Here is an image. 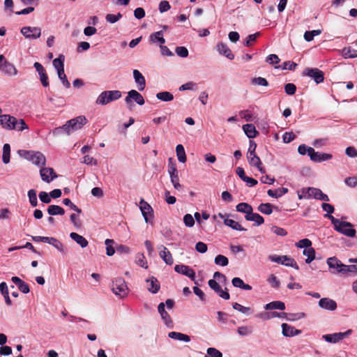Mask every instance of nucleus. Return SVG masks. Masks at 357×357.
<instances>
[{
	"mask_svg": "<svg viewBox=\"0 0 357 357\" xmlns=\"http://www.w3.org/2000/svg\"><path fill=\"white\" fill-rule=\"evenodd\" d=\"M178 56L185 58L188 56V50L185 47H177L175 50Z\"/></svg>",
	"mask_w": 357,
	"mask_h": 357,
	"instance_id": "obj_63",
	"label": "nucleus"
},
{
	"mask_svg": "<svg viewBox=\"0 0 357 357\" xmlns=\"http://www.w3.org/2000/svg\"><path fill=\"white\" fill-rule=\"evenodd\" d=\"M0 70L8 76L16 75L17 73V70L15 66L8 61H4L0 64Z\"/></svg>",
	"mask_w": 357,
	"mask_h": 357,
	"instance_id": "obj_18",
	"label": "nucleus"
},
{
	"mask_svg": "<svg viewBox=\"0 0 357 357\" xmlns=\"http://www.w3.org/2000/svg\"><path fill=\"white\" fill-rule=\"evenodd\" d=\"M0 125L6 130H12L15 128V123H17V119L9 114H2L0 116Z\"/></svg>",
	"mask_w": 357,
	"mask_h": 357,
	"instance_id": "obj_10",
	"label": "nucleus"
},
{
	"mask_svg": "<svg viewBox=\"0 0 357 357\" xmlns=\"http://www.w3.org/2000/svg\"><path fill=\"white\" fill-rule=\"evenodd\" d=\"M150 40L152 43L159 42L161 45L165 43V39L163 38L162 31H156L151 33L150 36Z\"/></svg>",
	"mask_w": 357,
	"mask_h": 357,
	"instance_id": "obj_40",
	"label": "nucleus"
},
{
	"mask_svg": "<svg viewBox=\"0 0 357 357\" xmlns=\"http://www.w3.org/2000/svg\"><path fill=\"white\" fill-rule=\"evenodd\" d=\"M310 159L317 162L331 160L333 155L330 153L316 152L314 150L310 151Z\"/></svg>",
	"mask_w": 357,
	"mask_h": 357,
	"instance_id": "obj_19",
	"label": "nucleus"
},
{
	"mask_svg": "<svg viewBox=\"0 0 357 357\" xmlns=\"http://www.w3.org/2000/svg\"><path fill=\"white\" fill-rule=\"evenodd\" d=\"M146 282L149 284L148 290L150 292L156 294L160 290V285L156 278L152 276L151 278L147 279Z\"/></svg>",
	"mask_w": 357,
	"mask_h": 357,
	"instance_id": "obj_26",
	"label": "nucleus"
},
{
	"mask_svg": "<svg viewBox=\"0 0 357 357\" xmlns=\"http://www.w3.org/2000/svg\"><path fill=\"white\" fill-rule=\"evenodd\" d=\"M176 152L178 160L181 162H185L186 161V155L185 152L184 147L182 144H178L176 147Z\"/></svg>",
	"mask_w": 357,
	"mask_h": 357,
	"instance_id": "obj_41",
	"label": "nucleus"
},
{
	"mask_svg": "<svg viewBox=\"0 0 357 357\" xmlns=\"http://www.w3.org/2000/svg\"><path fill=\"white\" fill-rule=\"evenodd\" d=\"M282 261L283 265L293 267L296 270L299 269V267L296 264V261L294 259L287 257V255H282Z\"/></svg>",
	"mask_w": 357,
	"mask_h": 357,
	"instance_id": "obj_48",
	"label": "nucleus"
},
{
	"mask_svg": "<svg viewBox=\"0 0 357 357\" xmlns=\"http://www.w3.org/2000/svg\"><path fill=\"white\" fill-rule=\"evenodd\" d=\"M40 174L42 180L47 183H50L57 178V174L52 167H42L40 170Z\"/></svg>",
	"mask_w": 357,
	"mask_h": 357,
	"instance_id": "obj_15",
	"label": "nucleus"
},
{
	"mask_svg": "<svg viewBox=\"0 0 357 357\" xmlns=\"http://www.w3.org/2000/svg\"><path fill=\"white\" fill-rule=\"evenodd\" d=\"M174 271L178 273L188 277L190 280L194 281L196 284H197L195 281V272L190 266L184 264H177L174 266Z\"/></svg>",
	"mask_w": 357,
	"mask_h": 357,
	"instance_id": "obj_11",
	"label": "nucleus"
},
{
	"mask_svg": "<svg viewBox=\"0 0 357 357\" xmlns=\"http://www.w3.org/2000/svg\"><path fill=\"white\" fill-rule=\"evenodd\" d=\"M47 211L48 214L50 215H63L65 213V211L61 206H58V205H54V204L50 205L47 207Z\"/></svg>",
	"mask_w": 357,
	"mask_h": 357,
	"instance_id": "obj_33",
	"label": "nucleus"
},
{
	"mask_svg": "<svg viewBox=\"0 0 357 357\" xmlns=\"http://www.w3.org/2000/svg\"><path fill=\"white\" fill-rule=\"evenodd\" d=\"M303 255L307 257V259H305V262L307 264H310L315 258V250L312 247L307 249H304V250L303 251Z\"/></svg>",
	"mask_w": 357,
	"mask_h": 357,
	"instance_id": "obj_45",
	"label": "nucleus"
},
{
	"mask_svg": "<svg viewBox=\"0 0 357 357\" xmlns=\"http://www.w3.org/2000/svg\"><path fill=\"white\" fill-rule=\"evenodd\" d=\"M162 250L159 252L160 258L167 264L172 265L174 263V259L169 250L165 246L160 245Z\"/></svg>",
	"mask_w": 357,
	"mask_h": 357,
	"instance_id": "obj_22",
	"label": "nucleus"
},
{
	"mask_svg": "<svg viewBox=\"0 0 357 357\" xmlns=\"http://www.w3.org/2000/svg\"><path fill=\"white\" fill-rule=\"evenodd\" d=\"M287 313L286 312H265V313H261L257 315L258 317L261 318L263 319H271L275 317H280V318H287Z\"/></svg>",
	"mask_w": 357,
	"mask_h": 357,
	"instance_id": "obj_28",
	"label": "nucleus"
},
{
	"mask_svg": "<svg viewBox=\"0 0 357 357\" xmlns=\"http://www.w3.org/2000/svg\"><path fill=\"white\" fill-rule=\"evenodd\" d=\"M28 197L30 202V204L33 207H36L38 205V199H37V195H36V190L34 189H31L28 191Z\"/></svg>",
	"mask_w": 357,
	"mask_h": 357,
	"instance_id": "obj_49",
	"label": "nucleus"
},
{
	"mask_svg": "<svg viewBox=\"0 0 357 357\" xmlns=\"http://www.w3.org/2000/svg\"><path fill=\"white\" fill-rule=\"evenodd\" d=\"M284 91L287 95L292 96L296 91V86L294 84L288 83L284 85Z\"/></svg>",
	"mask_w": 357,
	"mask_h": 357,
	"instance_id": "obj_59",
	"label": "nucleus"
},
{
	"mask_svg": "<svg viewBox=\"0 0 357 357\" xmlns=\"http://www.w3.org/2000/svg\"><path fill=\"white\" fill-rule=\"evenodd\" d=\"M243 130L248 138H255L259 134L253 124H245L243 126Z\"/></svg>",
	"mask_w": 357,
	"mask_h": 357,
	"instance_id": "obj_27",
	"label": "nucleus"
},
{
	"mask_svg": "<svg viewBox=\"0 0 357 357\" xmlns=\"http://www.w3.org/2000/svg\"><path fill=\"white\" fill-rule=\"evenodd\" d=\"M264 309L266 310H285V304L284 302L280 301H275L268 303L265 305Z\"/></svg>",
	"mask_w": 357,
	"mask_h": 357,
	"instance_id": "obj_29",
	"label": "nucleus"
},
{
	"mask_svg": "<svg viewBox=\"0 0 357 357\" xmlns=\"http://www.w3.org/2000/svg\"><path fill=\"white\" fill-rule=\"evenodd\" d=\"M136 263L141 267L147 268V262L145 259V257L143 254L138 253L136 256Z\"/></svg>",
	"mask_w": 357,
	"mask_h": 357,
	"instance_id": "obj_55",
	"label": "nucleus"
},
{
	"mask_svg": "<svg viewBox=\"0 0 357 357\" xmlns=\"http://www.w3.org/2000/svg\"><path fill=\"white\" fill-rule=\"evenodd\" d=\"M20 32L26 38L30 40H36L41 36V29L38 26H24Z\"/></svg>",
	"mask_w": 357,
	"mask_h": 357,
	"instance_id": "obj_7",
	"label": "nucleus"
},
{
	"mask_svg": "<svg viewBox=\"0 0 357 357\" xmlns=\"http://www.w3.org/2000/svg\"><path fill=\"white\" fill-rule=\"evenodd\" d=\"M245 218L248 221H255L257 226L262 225L264 222V219L261 215L258 213H254L253 211L249 215H245Z\"/></svg>",
	"mask_w": 357,
	"mask_h": 357,
	"instance_id": "obj_30",
	"label": "nucleus"
},
{
	"mask_svg": "<svg viewBox=\"0 0 357 357\" xmlns=\"http://www.w3.org/2000/svg\"><path fill=\"white\" fill-rule=\"evenodd\" d=\"M39 199L42 202H43L45 204H49L52 201L51 196L50 195V194H48L47 192H46L45 191H41L39 193Z\"/></svg>",
	"mask_w": 357,
	"mask_h": 357,
	"instance_id": "obj_62",
	"label": "nucleus"
},
{
	"mask_svg": "<svg viewBox=\"0 0 357 357\" xmlns=\"http://www.w3.org/2000/svg\"><path fill=\"white\" fill-rule=\"evenodd\" d=\"M257 209L261 213L270 215L273 212V205L270 203L261 204Z\"/></svg>",
	"mask_w": 357,
	"mask_h": 357,
	"instance_id": "obj_46",
	"label": "nucleus"
},
{
	"mask_svg": "<svg viewBox=\"0 0 357 357\" xmlns=\"http://www.w3.org/2000/svg\"><path fill=\"white\" fill-rule=\"evenodd\" d=\"M156 98L161 101L169 102L174 100V96L169 91H162L156 94Z\"/></svg>",
	"mask_w": 357,
	"mask_h": 357,
	"instance_id": "obj_43",
	"label": "nucleus"
},
{
	"mask_svg": "<svg viewBox=\"0 0 357 357\" xmlns=\"http://www.w3.org/2000/svg\"><path fill=\"white\" fill-rule=\"evenodd\" d=\"M87 123V119L84 116H79L76 118L68 121L63 126L55 128L54 133L59 134L64 131L70 135L71 132L79 130Z\"/></svg>",
	"mask_w": 357,
	"mask_h": 357,
	"instance_id": "obj_1",
	"label": "nucleus"
},
{
	"mask_svg": "<svg viewBox=\"0 0 357 357\" xmlns=\"http://www.w3.org/2000/svg\"><path fill=\"white\" fill-rule=\"evenodd\" d=\"M168 336L174 340H179V341H183L188 342L190 341V337L186 334H183L179 332H170L168 334Z\"/></svg>",
	"mask_w": 357,
	"mask_h": 357,
	"instance_id": "obj_32",
	"label": "nucleus"
},
{
	"mask_svg": "<svg viewBox=\"0 0 357 357\" xmlns=\"http://www.w3.org/2000/svg\"><path fill=\"white\" fill-rule=\"evenodd\" d=\"M237 332L241 336H246L252 333V329L248 326H241L238 328Z\"/></svg>",
	"mask_w": 357,
	"mask_h": 357,
	"instance_id": "obj_57",
	"label": "nucleus"
},
{
	"mask_svg": "<svg viewBox=\"0 0 357 357\" xmlns=\"http://www.w3.org/2000/svg\"><path fill=\"white\" fill-rule=\"evenodd\" d=\"M139 207L146 222H148L149 219L153 218V210L152 207L144 199H141Z\"/></svg>",
	"mask_w": 357,
	"mask_h": 357,
	"instance_id": "obj_16",
	"label": "nucleus"
},
{
	"mask_svg": "<svg viewBox=\"0 0 357 357\" xmlns=\"http://www.w3.org/2000/svg\"><path fill=\"white\" fill-rule=\"evenodd\" d=\"M112 291L120 298H123L127 296L128 288L123 278H117L113 282Z\"/></svg>",
	"mask_w": 357,
	"mask_h": 357,
	"instance_id": "obj_5",
	"label": "nucleus"
},
{
	"mask_svg": "<svg viewBox=\"0 0 357 357\" xmlns=\"http://www.w3.org/2000/svg\"><path fill=\"white\" fill-rule=\"evenodd\" d=\"M248 162L250 165L254 166L255 167H259V165H261V161L257 155H254V156H247Z\"/></svg>",
	"mask_w": 357,
	"mask_h": 357,
	"instance_id": "obj_51",
	"label": "nucleus"
},
{
	"mask_svg": "<svg viewBox=\"0 0 357 357\" xmlns=\"http://www.w3.org/2000/svg\"><path fill=\"white\" fill-rule=\"evenodd\" d=\"M10 146L8 144H5L3 146L2 160L4 164L10 162Z\"/></svg>",
	"mask_w": 357,
	"mask_h": 357,
	"instance_id": "obj_44",
	"label": "nucleus"
},
{
	"mask_svg": "<svg viewBox=\"0 0 357 357\" xmlns=\"http://www.w3.org/2000/svg\"><path fill=\"white\" fill-rule=\"evenodd\" d=\"M113 243H114V240H112V239H106L105 240V245H107L106 253L108 256H112L115 252V250L112 246Z\"/></svg>",
	"mask_w": 357,
	"mask_h": 357,
	"instance_id": "obj_53",
	"label": "nucleus"
},
{
	"mask_svg": "<svg viewBox=\"0 0 357 357\" xmlns=\"http://www.w3.org/2000/svg\"><path fill=\"white\" fill-rule=\"evenodd\" d=\"M342 55L344 58H356L357 57V50L351 47H344L342 50Z\"/></svg>",
	"mask_w": 357,
	"mask_h": 357,
	"instance_id": "obj_47",
	"label": "nucleus"
},
{
	"mask_svg": "<svg viewBox=\"0 0 357 357\" xmlns=\"http://www.w3.org/2000/svg\"><path fill=\"white\" fill-rule=\"evenodd\" d=\"M122 17V15L119 13L116 15L114 14H107L105 17L106 20L112 24H114L119 21Z\"/></svg>",
	"mask_w": 357,
	"mask_h": 357,
	"instance_id": "obj_56",
	"label": "nucleus"
},
{
	"mask_svg": "<svg viewBox=\"0 0 357 357\" xmlns=\"http://www.w3.org/2000/svg\"><path fill=\"white\" fill-rule=\"evenodd\" d=\"M57 73L64 86L67 89L69 88L70 86V84L67 79V77L64 73V70L62 71H59Z\"/></svg>",
	"mask_w": 357,
	"mask_h": 357,
	"instance_id": "obj_60",
	"label": "nucleus"
},
{
	"mask_svg": "<svg viewBox=\"0 0 357 357\" xmlns=\"http://www.w3.org/2000/svg\"><path fill=\"white\" fill-rule=\"evenodd\" d=\"M121 97V92L119 90L102 91L97 98V105H105L112 101L116 100Z\"/></svg>",
	"mask_w": 357,
	"mask_h": 357,
	"instance_id": "obj_3",
	"label": "nucleus"
},
{
	"mask_svg": "<svg viewBox=\"0 0 357 357\" xmlns=\"http://www.w3.org/2000/svg\"><path fill=\"white\" fill-rule=\"evenodd\" d=\"M325 218L331 220V223L333 225L335 229L349 237H354L356 231L353 228V225L349 222L341 221L339 219L334 218L332 215H324Z\"/></svg>",
	"mask_w": 357,
	"mask_h": 357,
	"instance_id": "obj_2",
	"label": "nucleus"
},
{
	"mask_svg": "<svg viewBox=\"0 0 357 357\" xmlns=\"http://www.w3.org/2000/svg\"><path fill=\"white\" fill-rule=\"evenodd\" d=\"M288 191H289L288 188L282 187V188H279L275 190L270 189L267 191V194L270 197H275V198H279V197H282V195H285L286 193H287Z\"/></svg>",
	"mask_w": 357,
	"mask_h": 357,
	"instance_id": "obj_34",
	"label": "nucleus"
},
{
	"mask_svg": "<svg viewBox=\"0 0 357 357\" xmlns=\"http://www.w3.org/2000/svg\"><path fill=\"white\" fill-rule=\"evenodd\" d=\"M133 77L136 84H137L138 90L143 91L146 86V80L144 77L138 70H133Z\"/></svg>",
	"mask_w": 357,
	"mask_h": 357,
	"instance_id": "obj_23",
	"label": "nucleus"
},
{
	"mask_svg": "<svg viewBox=\"0 0 357 357\" xmlns=\"http://www.w3.org/2000/svg\"><path fill=\"white\" fill-rule=\"evenodd\" d=\"M224 223L225 225L232 228L233 229L237 231H246V229L243 227L238 222L231 220V219H225L224 220Z\"/></svg>",
	"mask_w": 357,
	"mask_h": 357,
	"instance_id": "obj_38",
	"label": "nucleus"
},
{
	"mask_svg": "<svg viewBox=\"0 0 357 357\" xmlns=\"http://www.w3.org/2000/svg\"><path fill=\"white\" fill-rule=\"evenodd\" d=\"M302 192L307 194V198L313 197L319 200H323L326 202L329 201V197L327 195L323 193V192L315 188H302Z\"/></svg>",
	"mask_w": 357,
	"mask_h": 357,
	"instance_id": "obj_6",
	"label": "nucleus"
},
{
	"mask_svg": "<svg viewBox=\"0 0 357 357\" xmlns=\"http://www.w3.org/2000/svg\"><path fill=\"white\" fill-rule=\"evenodd\" d=\"M11 280L17 286L19 290L21 292L24 294H27L29 292L30 289L29 285L23 280H22L20 278L17 276H13L12 277Z\"/></svg>",
	"mask_w": 357,
	"mask_h": 357,
	"instance_id": "obj_25",
	"label": "nucleus"
},
{
	"mask_svg": "<svg viewBox=\"0 0 357 357\" xmlns=\"http://www.w3.org/2000/svg\"><path fill=\"white\" fill-rule=\"evenodd\" d=\"M351 332L352 331L349 329L344 333H336L333 334L324 335L323 338L328 342L336 343L350 335Z\"/></svg>",
	"mask_w": 357,
	"mask_h": 357,
	"instance_id": "obj_14",
	"label": "nucleus"
},
{
	"mask_svg": "<svg viewBox=\"0 0 357 357\" xmlns=\"http://www.w3.org/2000/svg\"><path fill=\"white\" fill-rule=\"evenodd\" d=\"M33 66L40 75V80L42 85L44 87L48 86L50 84L49 78L43 65L38 62H35Z\"/></svg>",
	"mask_w": 357,
	"mask_h": 357,
	"instance_id": "obj_17",
	"label": "nucleus"
},
{
	"mask_svg": "<svg viewBox=\"0 0 357 357\" xmlns=\"http://www.w3.org/2000/svg\"><path fill=\"white\" fill-rule=\"evenodd\" d=\"M327 264L329 268L331 270V273L333 274L343 273V271H339L340 270L344 269L345 265L343 264L337 258L335 257H330L327 260Z\"/></svg>",
	"mask_w": 357,
	"mask_h": 357,
	"instance_id": "obj_12",
	"label": "nucleus"
},
{
	"mask_svg": "<svg viewBox=\"0 0 357 357\" xmlns=\"http://www.w3.org/2000/svg\"><path fill=\"white\" fill-rule=\"evenodd\" d=\"M303 75L312 78L317 84H320L324 80V72L317 68H305L303 72Z\"/></svg>",
	"mask_w": 357,
	"mask_h": 357,
	"instance_id": "obj_8",
	"label": "nucleus"
},
{
	"mask_svg": "<svg viewBox=\"0 0 357 357\" xmlns=\"http://www.w3.org/2000/svg\"><path fill=\"white\" fill-rule=\"evenodd\" d=\"M0 291L4 297L6 305H10L12 304V302L9 297V292L7 284L5 282H2L0 284Z\"/></svg>",
	"mask_w": 357,
	"mask_h": 357,
	"instance_id": "obj_35",
	"label": "nucleus"
},
{
	"mask_svg": "<svg viewBox=\"0 0 357 357\" xmlns=\"http://www.w3.org/2000/svg\"><path fill=\"white\" fill-rule=\"evenodd\" d=\"M259 34V32H257L254 34L249 35L244 43V45L247 47H251L252 45V43H255L256 41Z\"/></svg>",
	"mask_w": 357,
	"mask_h": 357,
	"instance_id": "obj_52",
	"label": "nucleus"
},
{
	"mask_svg": "<svg viewBox=\"0 0 357 357\" xmlns=\"http://www.w3.org/2000/svg\"><path fill=\"white\" fill-rule=\"evenodd\" d=\"M64 56L60 54L58 58L53 60V66L57 70V72L64 70Z\"/></svg>",
	"mask_w": 357,
	"mask_h": 357,
	"instance_id": "obj_42",
	"label": "nucleus"
},
{
	"mask_svg": "<svg viewBox=\"0 0 357 357\" xmlns=\"http://www.w3.org/2000/svg\"><path fill=\"white\" fill-rule=\"evenodd\" d=\"M319 306L323 309L333 311L337 309V305L333 299L323 298L319 300Z\"/></svg>",
	"mask_w": 357,
	"mask_h": 357,
	"instance_id": "obj_20",
	"label": "nucleus"
},
{
	"mask_svg": "<svg viewBox=\"0 0 357 357\" xmlns=\"http://www.w3.org/2000/svg\"><path fill=\"white\" fill-rule=\"evenodd\" d=\"M215 263L217 265H220L222 266H226L229 264V260H228L227 257H226L225 256L222 255H218L215 258Z\"/></svg>",
	"mask_w": 357,
	"mask_h": 357,
	"instance_id": "obj_50",
	"label": "nucleus"
},
{
	"mask_svg": "<svg viewBox=\"0 0 357 357\" xmlns=\"http://www.w3.org/2000/svg\"><path fill=\"white\" fill-rule=\"evenodd\" d=\"M207 354L211 357H222V354L217 349L213 347L207 349Z\"/></svg>",
	"mask_w": 357,
	"mask_h": 357,
	"instance_id": "obj_64",
	"label": "nucleus"
},
{
	"mask_svg": "<svg viewBox=\"0 0 357 357\" xmlns=\"http://www.w3.org/2000/svg\"><path fill=\"white\" fill-rule=\"evenodd\" d=\"M168 172L172 183H174V182L179 181L178 172L175 164L169 165Z\"/></svg>",
	"mask_w": 357,
	"mask_h": 357,
	"instance_id": "obj_39",
	"label": "nucleus"
},
{
	"mask_svg": "<svg viewBox=\"0 0 357 357\" xmlns=\"http://www.w3.org/2000/svg\"><path fill=\"white\" fill-rule=\"evenodd\" d=\"M23 156L37 166H44L46 163L45 156L39 151H23Z\"/></svg>",
	"mask_w": 357,
	"mask_h": 357,
	"instance_id": "obj_4",
	"label": "nucleus"
},
{
	"mask_svg": "<svg viewBox=\"0 0 357 357\" xmlns=\"http://www.w3.org/2000/svg\"><path fill=\"white\" fill-rule=\"evenodd\" d=\"M236 208L237 211L244 213L246 215H249L253 211L252 206L245 202L239 203Z\"/></svg>",
	"mask_w": 357,
	"mask_h": 357,
	"instance_id": "obj_36",
	"label": "nucleus"
},
{
	"mask_svg": "<svg viewBox=\"0 0 357 357\" xmlns=\"http://www.w3.org/2000/svg\"><path fill=\"white\" fill-rule=\"evenodd\" d=\"M132 100L139 105H143L145 102L143 96L134 89L128 91V96L125 98L126 103L130 106L133 105Z\"/></svg>",
	"mask_w": 357,
	"mask_h": 357,
	"instance_id": "obj_9",
	"label": "nucleus"
},
{
	"mask_svg": "<svg viewBox=\"0 0 357 357\" xmlns=\"http://www.w3.org/2000/svg\"><path fill=\"white\" fill-rule=\"evenodd\" d=\"M208 286L211 288L215 293L218 294V296L225 300H229L230 298V295L227 291V289L225 288V290H222L220 285L213 279L210 280L208 282Z\"/></svg>",
	"mask_w": 357,
	"mask_h": 357,
	"instance_id": "obj_13",
	"label": "nucleus"
},
{
	"mask_svg": "<svg viewBox=\"0 0 357 357\" xmlns=\"http://www.w3.org/2000/svg\"><path fill=\"white\" fill-rule=\"evenodd\" d=\"M217 50L220 54L224 55L229 60H233L234 59V55L232 54L231 50L223 43H219L217 45Z\"/></svg>",
	"mask_w": 357,
	"mask_h": 357,
	"instance_id": "obj_21",
	"label": "nucleus"
},
{
	"mask_svg": "<svg viewBox=\"0 0 357 357\" xmlns=\"http://www.w3.org/2000/svg\"><path fill=\"white\" fill-rule=\"evenodd\" d=\"M63 204L66 206H69L72 210L76 211L78 213H82V209L78 208L75 204H74L68 198L63 199Z\"/></svg>",
	"mask_w": 357,
	"mask_h": 357,
	"instance_id": "obj_54",
	"label": "nucleus"
},
{
	"mask_svg": "<svg viewBox=\"0 0 357 357\" xmlns=\"http://www.w3.org/2000/svg\"><path fill=\"white\" fill-rule=\"evenodd\" d=\"M232 307L234 309L243 313V314H248L250 311V308L248 307H245L241 305V304L238 303H234L232 304Z\"/></svg>",
	"mask_w": 357,
	"mask_h": 357,
	"instance_id": "obj_61",
	"label": "nucleus"
},
{
	"mask_svg": "<svg viewBox=\"0 0 357 357\" xmlns=\"http://www.w3.org/2000/svg\"><path fill=\"white\" fill-rule=\"evenodd\" d=\"M282 335L286 337H293L301 333L300 330L296 329L294 327L285 323L282 324Z\"/></svg>",
	"mask_w": 357,
	"mask_h": 357,
	"instance_id": "obj_24",
	"label": "nucleus"
},
{
	"mask_svg": "<svg viewBox=\"0 0 357 357\" xmlns=\"http://www.w3.org/2000/svg\"><path fill=\"white\" fill-rule=\"evenodd\" d=\"M15 126L16 128H14V130H17V131H23L24 130L29 128V127L26 125V123H25V121L22 119H20L19 120L17 119V123H15Z\"/></svg>",
	"mask_w": 357,
	"mask_h": 357,
	"instance_id": "obj_58",
	"label": "nucleus"
},
{
	"mask_svg": "<svg viewBox=\"0 0 357 357\" xmlns=\"http://www.w3.org/2000/svg\"><path fill=\"white\" fill-rule=\"evenodd\" d=\"M46 243L53 245L59 252H65V248L63 244L56 238L54 237H48L47 241Z\"/></svg>",
	"mask_w": 357,
	"mask_h": 357,
	"instance_id": "obj_37",
	"label": "nucleus"
},
{
	"mask_svg": "<svg viewBox=\"0 0 357 357\" xmlns=\"http://www.w3.org/2000/svg\"><path fill=\"white\" fill-rule=\"evenodd\" d=\"M70 237L82 248H86L89 244L88 241L84 237L75 232L70 233Z\"/></svg>",
	"mask_w": 357,
	"mask_h": 357,
	"instance_id": "obj_31",
	"label": "nucleus"
}]
</instances>
